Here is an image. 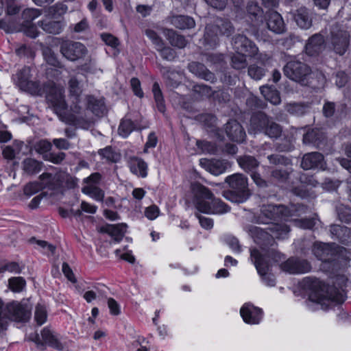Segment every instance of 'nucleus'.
Wrapping results in <instances>:
<instances>
[{
	"instance_id": "nucleus-57",
	"label": "nucleus",
	"mask_w": 351,
	"mask_h": 351,
	"mask_svg": "<svg viewBox=\"0 0 351 351\" xmlns=\"http://www.w3.org/2000/svg\"><path fill=\"white\" fill-rule=\"evenodd\" d=\"M47 313L46 307L41 304H38L36 306V310H35V320L37 322L38 325L43 324L47 319Z\"/></svg>"
},
{
	"instance_id": "nucleus-38",
	"label": "nucleus",
	"mask_w": 351,
	"mask_h": 351,
	"mask_svg": "<svg viewBox=\"0 0 351 351\" xmlns=\"http://www.w3.org/2000/svg\"><path fill=\"white\" fill-rule=\"evenodd\" d=\"M260 90L265 100L269 101L271 104L277 106L281 103L280 92L274 87L263 86L260 88Z\"/></svg>"
},
{
	"instance_id": "nucleus-27",
	"label": "nucleus",
	"mask_w": 351,
	"mask_h": 351,
	"mask_svg": "<svg viewBox=\"0 0 351 351\" xmlns=\"http://www.w3.org/2000/svg\"><path fill=\"white\" fill-rule=\"evenodd\" d=\"M329 231L332 239L342 244L351 245V230L348 227L332 224L330 226Z\"/></svg>"
},
{
	"instance_id": "nucleus-56",
	"label": "nucleus",
	"mask_w": 351,
	"mask_h": 351,
	"mask_svg": "<svg viewBox=\"0 0 351 351\" xmlns=\"http://www.w3.org/2000/svg\"><path fill=\"white\" fill-rule=\"evenodd\" d=\"M193 90L201 97H210L214 93L210 86L203 84L194 85Z\"/></svg>"
},
{
	"instance_id": "nucleus-16",
	"label": "nucleus",
	"mask_w": 351,
	"mask_h": 351,
	"mask_svg": "<svg viewBox=\"0 0 351 351\" xmlns=\"http://www.w3.org/2000/svg\"><path fill=\"white\" fill-rule=\"evenodd\" d=\"M46 99L53 107V110L60 118L66 115L67 104L66 103L63 90L55 86H50L47 91Z\"/></svg>"
},
{
	"instance_id": "nucleus-53",
	"label": "nucleus",
	"mask_w": 351,
	"mask_h": 351,
	"mask_svg": "<svg viewBox=\"0 0 351 351\" xmlns=\"http://www.w3.org/2000/svg\"><path fill=\"white\" fill-rule=\"evenodd\" d=\"M99 154L103 158L112 162H117L121 158L120 154L116 152L111 147H106L104 149H100Z\"/></svg>"
},
{
	"instance_id": "nucleus-24",
	"label": "nucleus",
	"mask_w": 351,
	"mask_h": 351,
	"mask_svg": "<svg viewBox=\"0 0 351 351\" xmlns=\"http://www.w3.org/2000/svg\"><path fill=\"white\" fill-rule=\"evenodd\" d=\"M303 143L311 145L316 148L320 149L325 145L326 137L325 134L317 128L308 130L303 135Z\"/></svg>"
},
{
	"instance_id": "nucleus-7",
	"label": "nucleus",
	"mask_w": 351,
	"mask_h": 351,
	"mask_svg": "<svg viewBox=\"0 0 351 351\" xmlns=\"http://www.w3.org/2000/svg\"><path fill=\"white\" fill-rule=\"evenodd\" d=\"M225 182L230 189L223 195L227 199L239 204L245 202L250 197L247 178L243 174L234 173L227 176Z\"/></svg>"
},
{
	"instance_id": "nucleus-4",
	"label": "nucleus",
	"mask_w": 351,
	"mask_h": 351,
	"mask_svg": "<svg viewBox=\"0 0 351 351\" xmlns=\"http://www.w3.org/2000/svg\"><path fill=\"white\" fill-rule=\"evenodd\" d=\"M254 241L263 248L276 244L274 239H285L290 231L285 223H271L265 229L256 226H250L248 230Z\"/></svg>"
},
{
	"instance_id": "nucleus-9",
	"label": "nucleus",
	"mask_w": 351,
	"mask_h": 351,
	"mask_svg": "<svg viewBox=\"0 0 351 351\" xmlns=\"http://www.w3.org/2000/svg\"><path fill=\"white\" fill-rule=\"evenodd\" d=\"M284 74L289 79L304 86L308 83V77L312 74V70L307 64L291 60L287 62L283 68Z\"/></svg>"
},
{
	"instance_id": "nucleus-25",
	"label": "nucleus",
	"mask_w": 351,
	"mask_h": 351,
	"mask_svg": "<svg viewBox=\"0 0 351 351\" xmlns=\"http://www.w3.org/2000/svg\"><path fill=\"white\" fill-rule=\"evenodd\" d=\"M225 131L228 137L233 141L242 143L245 139V132L237 120L232 119L229 121L225 125Z\"/></svg>"
},
{
	"instance_id": "nucleus-45",
	"label": "nucleus",
	"mask_w": 351,
	"mask_h": 351,
	"mask_svg": "<svg viewBox=\"0 0 351 351\" xmlns=\"http://www.w3.org/2000/svg\"><path fill=\"white\" fill-rule=\"evenodd\" d=\"M166 36L169 43L174 47L182 49L185 47L187 44V41L184 36L178 34L173 29H167Z\"/></svg>"
},
{
	"instance_id": "nucleus-51",
	"label": "nucleus",
	"mask_w": 351,
	"mask_h": 351,
	"mask_svg": "<svg viewBox=\"0 0 351 351\" xmlns=\"http://www.w3.org/2000/svg\"><path fill=\"white\" fill-rule=\"evenodd\" d=\"M152 92L154 93V99L158 110L161 112H164L165 110L164 99L158 82L154 83L152 86Z\"/></svg>"
},
{
	"instance_id": "nucleus-1",
	"label": "nucleus",
	"mask_w": 351,
	"mask_h": 351,
	"mask_svg": "<svg viewBox=\"0 0 351 351\" xmlns=\"http://www.w3.org/2000/svg\"><path fill=\"white\" fill-rule=\"evenodd\" d=\"M302 283L304 289L308 291L307 305L313 310L318 308L312 306L313 304L326 310L332 303L341 304L345 300L344 295L339 290L326 285L317 278L307 277Z\"/></svg>"
},
{
	"instance_id": "nucleus-5",
	"label": "nucleus",
	"mask_w": 351,
	"mask_h": 351,
	"mask_svg": "<svg viewBox=\"0 0 351 351\" xmlns=\"http://www.w3.org/2000/svg\"><path fill=\"white\" fill-rule=\"evenodd\" d=\"M281 254L272 249L266 254H262L258 250H250V257L254 263L258 274L261 276L263 282L269 287L276 285V279L273 274L269 272L270 264L269 258L274 261L281 259Z\"/></svg>"
},
{
	"instance_id": "nucleus-36",
	"label": "nucleus",
	"mask_w": 351,
	"mask_h": 351,
	"mask_svg": "<svg viewBox=\"0 0 351 351\" xmlns=\"http://www.w3.org/2000/svg\"><path fill=\"white\" fill-rule=\"evenodd\" d=\"M237 162L241 169L250 173L256 171L259 166V162L256 158L249 155L239 157Z\"/></svg>"
},
{
	"instance_id": "nucleus-42",
	"label": "nucleus",
	"mask_w": 351,
	"mask_h": 351,
	"mask_svg": "<svg viewBox=\"0 0 351 351\" xmlns=\"http://www.w3.org/2000/svg\"><path fill=\"white\" fill-rule=\"evenodd\" d=\"M41 336L45 343L59 351L64 350V345L53 335L49 329L44 328L41 332Z\"/></svg>"
},
{
	"instance_id": "nucleus-50",
	"label": "nucleus",
	"mask_w": 351,
	"mask_h": 351,
	"mask_svg": "<svg viewBox=\"0 0 351 351\" xmlns=\"http://www.w3.org/2000/svg\"><path fill=\"white\" fill-rule=\"evenodd\" d=\"M267 159L271 165H282L287 167L291 165L292 161L290 158L278 154H274L267 156Z\"/></svg>"
},
{
	"instance_id": "nucleus-12",
	"label": "nucleus",
	"mask_w": 351,
	"mask_h": 351,
	"mask_svg": "<svg viewBox=\"0 0 351 351\" xmlns=\"http://www.w3.org/2000/svg\"><path fill=\"white\" fill-rule=\"evenodd\" d=\"M30 68L24 66L18 71L14 79L16 84L22 90L27 92L32 95H42L45 92V88H43L38 82L30 80Z\"/></svg>"
},
{
	"instance_id": "nucleus-31",
	"label": "nucleus",
	"mask_w": 351,
	"mask_h": 351,
	"mask_svg": "<svg viewBox=\"0 0 351 351\" xmlns=\"http://www.w3.org/2000/svg\"><path fill=\"white\" fill-rule=\"evenodd\" d=\"M170 23L180 29H192L195 26L194 19L186 15H173L169 17Z\"/></svg>"
},
{
	"instance_id": "nucleus-60",
	"label": "nucleus",
	"mask_w": 351,
	"mask_h": 351,
	"mask_svg": "<svg viewBox=\"0 0 351 351\" xmlns=\"http://www.w3.org/2000/svg\"><path fill=\"white\" fill-rule=\"evenodd\" d=\"M248 75L255 80H261L265 75V69L256 65H251L248 68Z\"/></svg>"
},
{
	"instance_id": "nucleus-44",
	"label": "nucleus",
	"mask_w": 351,
	"mask_h": 351,
	"mask_svg": "<svg viewBox=\"0 0 351 351\" xmlns=\"http://www.w3.org/2000/svg\"><path fill=\"white\" fill-rule=\"evenodd\" d=\"M286 110L291 114L301 117L308 112L309 104L306 103H291L286 105Z\"/></svg>"
},
{
	"instance_id": "nucleus-2",
	"label": "nucleus",
	"mask_w": 351,
	"mask_h": 351,
	"mask_svg": "<svg viewBox=\"0 0 351 351\" xmlns=\"http://www.w3.org/2000/svg\"><path fill=\"white\" fill-rule=\"evenodd\" d=\"M192 191L195 195V208L199 212L221 215L230 210L227 204L220 199L215 198L211 191L200 183L192 184Z\"/></svg>"
},
{
	"instance_id": "nucleus-61",
	"label": "nucleus",
	"mask_w": 351,
	"mask_h": 351,
	"mask_svg": "<svg viewBox=\"0 0 351 351\" xmlns=\"http://www.w3.org/2000/svg\"><path fill=\"white\" fill-rule=\"evenodd\" d=\"M338 218L341 222L350 223L351 222V209L341 206L337 210Z\"/></svg>"
},
{
	"instance_id": "nucleus-63",
	"label": "nucleus",
	"mask_w": 351,
	"mask_h": 351,
	"mask_svg": "<svg viewBox=\"0 0 351 351\" xmlns=\"http://www.w3.org/2000/svg\"><path fill=\"white\" fill-rule=\"evenodd\" d=\"M160 53L161 57L166 60L172 61L176 57V51L169 47H165L164 45L162 47L158 48L157 49Z\"/></svg>"
},
{
	"instance_id": "nucleus-23",
	"label": "nucleus",
	"mask_w": 351,
	"mask_h": 351,
	"mask_svg": "<svg viewBox=\"0 0 351 351\" xmlns=\"http://www.w3.org/2000/svg\"><path fill=\"white\" fill-rule=\"evenodd\" d=\"M199 164L204 169L215 176L224 173L229 167V163L226 160L216 158H202Z\"/></svg>"
},
{
	"instance_id": "nucleus-14",
	"label": "nucleus",
	"mask_w": 351,
	"mask_h": 351,
	"mask_svg": "<svg viewBox=\"0 0 351 351\" xmlns=\"http://www.w3.org/2000/svg\"><path fill=\"white\" fill-rule=\"evenodd\" d=\"M313 252L324 264H330L329 269L334 270L337 266L338 251L335 243H315L313 245Z\"/></svg>"
},
{
	"instance_id": "nucleus-30",
	"label": "nucleus",
	"mask_w": 351,
	"mask_h": 351,
	"mask_svg": "<svg viewBox=\"0 0 351 351\" xmlns=\"http://www.w3.org/2000/svg\"><path fill=\"white\" fill-rule=\"evenodd\" d=\"M188 68L190 72L201 79L211 82H214L216 80L215 74L210 71L202 63L192 62L189 64Z\"/></svg>"
},
{
	"instance_id": "nucleus-41",
	"label": "nucleus",
	"mask_w": 351,
	"mask_h": 351,
	"mask_svg": "<svg viewBox=\"0 0 351 351\" xmlns=\"http://www.w3.org/2000/svg\"><path fill=\"white\" fill-rule=\"evenodd\" d=\"M146 128L145 125H141L138 123L132 121L130 119H122L119 127V133L123 137H127L134 130H142Z\"/></svg>"
},
{
	"instance_id": "nucleus-29",
	"label": "nucleus",
	"mask_w": 351,
	"mask_h": 351,
	"mask_svg": "<svg viewBox=\"0 0 351 351\" xmlns=\"http://www.w3.org/2000/svg\"><path fill=\"white\" fill-rule=\"evenodd\" d=\"M292 17L298 26L307 29L312 25V17L310 10L305 7H301L291 12Z\"/></svg>"
},
{
	"instance_id": "nucleus-20",
	"label": "nucleus",
	"mask_w": 351,
	"mask_h": 351,
	"mask_svg": "<svg viewBox=\"0 0 351 351\" xmlns=\"http://www.w3.org/2000/svg\"><path fill=\"white\" fill-rule=\"evenodd\" d=\"M261 308L254 306L251 303H245L240 310V314L243 321L249 324H258L263 317Z\"/></svg>"
},
{
	"instance_id": "nucleus-32",
	"label": "nucleus",
	"mask_w": 351,
	"mask_h": 351,
	"mask_svg": "<svg viewBox=\"0 0 351 351\" xmlns=\"http://www.w3.org/2000/svg\"><path fill=\"white\" fill-rule=\"evenodd\" d=\"M160 72L168 86L173 88L178 86L181 80V74L179 72L168 66H161Z\"/></svg>"
},
{
	"instance_id": "nucleus-55",
	"label": "nucleus",
	"mask_w": 351,
	"mask_h": 351,
	"mask_svg": "<svg viewBox=\"0 0 351 351\" xmlns=\"http://www.w3.org/2000/svg\"><path fill=\"white\" fill-rule=\"evenodd\" d=\"M246 104L252 110L264 109L267 106L265 101L254 95L247 97Z\"/></svg>"
},
{
	"instance_id": "nucleus-11",
	"label": "nucleus",
	"mask_w": 351,
	"mask_h": 351,
	"mask_svg": "<svg viewBox=\"0 0 351 351\" xmlns=\"http://www.w3.org/2000/svg\"><path fill=\"white\" fill-rule=\"evenodd\" d=\"M32 306L28 300L21 302L12 301L5 306V316L6 319L16 322H26L32 315Z\"/></svg>"
},
{
	"instance_id": "nucleus-52",
	"label": "nucleus",
	"mask_w": 351,
	"mask_h": 351,
	"mask_svg": "<svg viewBox=\"0 0 351 351\" xmlns=\"http://www.w3.org/2000/svg\"><path fill=\"white\" fill-rule=\"evenodd\" d=\"M231 64L234 69L237 70L246 68L247 62L245 55L239 52L234 54L231 58Z\"/></svg>"
},
{
	"instance_id": "nucleus-58",
	"label": "nucleus",
	"mask_w": 351,
	"mask_h": 351,
	"mask_svg": "<svg viewBox=\"0 0 351 351\" xmlns=\"http://www.w3.org/2000/svg\"><path fill=\"white\" fill-rule=\"evenodd\" d=\"M45 59L49 64L53 66L62 68V64L57 58L56 54L51 51V49L47 48L43 51Z\"/></svg>"
},
{
	"instance_id": "nucleus-39",
	"label": "nucleus",
	"mask_w": 351,
	"mask_h": 351,
	"mask_svg": "<svg viewBox=\"0 0 351 351\" xmlns=\"http://www.w3.org/2000/svg\"><path fill=\"white\" fill-rule=\"evenodd\" d=\"M326 83V78L322 71H312L308 77V83L304 86H309L315 90L323 88Z\"/></svg>"
},
{
	"instance_id": "nucleus-6",
	"label": "nucleus",
	"mask_w": 351,
	"mask_h": 351,
	"mask_svg": "<svg viewBox=\"0 0 351 351\" xmlns=\"http://www.w3.org/2000/svg\"><path fill=\"white\" fill-rule=\"evenodd\" d=\"M249 133H263L270 138H278L282 132V127L261 111L254 113L250 118Z\"/></svg>"
},
{
	"instance_id": "nucleus-13",
	"label": "nucleus",
	"mask_w": 351,
	"mask_h": 351,
	"mask_svg": "<svg viewBox=\"0 0 351 351\" xmlns=\"http://www.w3.org/2000/svg\"><path fill=\"white\" fill-rule=\"evenodd\" d=\"M41 14V12L36 8L25 9L21 15V20L14 22L10 19H4L0 21V27L7 32H19L23 26H27L34 19Z\"/></svg>"
},
{
	"instance_id": "nucleus-62",
	"label": "nucleus",
	"mask_w": 351,
	"mask_h": 351,
	"mask_svg": "<svg viewBox=\"0 0 351 351\" xmlns=\"http://www.w3.org/2000/svg\"><path fill=\"white\" fill-rule=\"evenodd\" d=\"M66 5L62 3H56V5L49 8L48 12L53 18H56L57 16L64 14L66 12Z\"/></svg>"
},
{
	"instance_id": "nucleus-8",
	"label": "nucleus",
	"mask_w": 351,
	"mask_h": 351,
	"mask_svg": "<svg viewBox=\"0 0 351 351\" xmlns=\"http://www.w3.org/2000/svg\"><path fill=\"white\" fill-rule=\"evenodd\" d=\"M327 43L328 47L335 53L343 56L349 48L350 34L342 26L333 25L327 38Z\"/></svg>"
},
{
	"instance_id": "nucleus-22",
	"label": "nucleus",
	"mask_w": 351,
	"mask_h": 351,
	"mask_svg": "<svg viewBox=\"0 0 351 351\" xmlns=\"http://www.w3.org/2000/svg\"><path fill=\"white\" fill-rule=\"evenodd\" d=\"M267 27L269 30L276 34H280L285 32L286 26L282 16L276 11H269L265 16Z\"/></svg>"
},
{
	"instance_id": "nucleus-33",
	"label": "nucleus",
	"mask_w": 351,
	"mask_h": 351,
	"mask_svg": "<svg viewBox=\"0 0 351 351\" xmlns=\"http://www.w3.org/2000/svg\"><path fill=\"white\" fill-rule=\"evenodd\" d=\"M38 25L46 33L51 34H60L64 27V23L62 21H53L49 19L38 22Z\"/></svg>"
},
{
	"instance_id": "nucleus-19",
	"label": "nucleus",
	"mask_w": 351,
	"mask_h": 351,
	"mask_svg": "<svg viewBox=\"0 0 351 351\" xmlns=\"http://www.w3.org/2000/svg\"><path fill=\"white\" fill-rule=\"evenodd\" d=\"M280 268L285 272L298 274L310 271L311 266L306 260L291 257L282 263L280 265Z\"/></svg>"
},
{
	"instance_id": "nucleus-15",
	"label": "nucleus",
	"mask_w": 351,
	"mask_h": 351,
	"mask_svg": "<svg viewBox=\"0 0 351 351\" xmlns=\"http://www.w3.org/2000/svg\"><path fill=\"white\" fill-rule=\"evenodd\" d=\"M60 51L66 59L75 62L84 58L88 53V49L80 42L66 40L60 44Z\"/></svg>"
},
{
	"instance_id": "nucleus-35",
	"label": "nucleus",
	"mask_w": 351,
	"mask_h": 351,
	"mask_svg": "<svg viewBox=\"0 0 351 351\" xmlns=\"http://www.w3.org/2000/svg\"><path fill=\"white\" fill-rule=\"evenodd\" d=\"M127 225L119 223L116 225H107L101 228V232H106L110 235L116 242H119L124 237L126 232Z\"/></svg>"
},
{
	"instance_id": "nucleus-18",
	"label": "nucleus",
	"mask_w": 351,
	"mask_h": 351,
	"mask_svg": "<svg viewBox=\"0 0 351 351\" xmlns=\"http://www.w3.org/2000/svg\"><path fill=\"white\" fill-rule=\"evenodd\" d=\"M232 45L237 52L245 53L248 56L257 54L258 47L244 34L235 35L232 38Z\"/></svg>"
},
{
	"instance_id": "nucleus-64",
	"label": "nucleus",
	"mask_w": 351,
	"mask_h": 351,
	"mask_svg": "<svg viewBox=\"0 0 351 351\" xmlns=\"http://www.w3.org/2000/svg\"><path fill=\"white\" fill-rule=\"evenodd\" d=\"M51 143L47 140H40L34 145V149L39 154H45L51 149Z\"/></svg>"
},
{
	"instance_id": "nucleus-59",
	"label": "nucleus",
	"mask_w": 351,
	"mask_h": 351,
	"mask_svg": "<svg viewBox=\"0 0 351 351\" xmlns=\"http://www.w3.org/2000/svg\"><path fill=\"white\" fill-rule=\"evenodd\" d=\"M5 4L7 14L10 16L7 19H10L12 21L10 16L17 14L20 11L21 7L16 0H5Z\"/></svg>"
},
{
	"instance_id": "nucleus-40",
	"label": "nucleus",
	"mask_w": 351,
	"mask_h": 351,
	"mask_svg": "<svg viewBox=\"0 0 351 351\" xmlns=\"http://www.w3.org/2000/svg\"><path fill=\"white\" fill-rule=\"evenodd\" d=\"M293 169L291 167L275 168L271 171V178L276 182L285 184L289 182Z\"/></svg>"
},
{
	"instance_id": "nucleus-28",
	"label": "nucleus",
	"mask_w": 351,
	"mask_h": 351,
	"mask_svg": "<svg viewBox=\"0 0 351 351\" xmlns=\"http://www.w3.org/2000/svg\"><path fill=\"white\" fill-rule=\"evenodd\" d=\"M324 38L320 34L311 36L305 45V52L309 56L319 55L324 49Z\"/></svg>"
},
{
	"instance_id": "nucleus-46",
	"label": "nucleus",
	"mask_w": 351,
	"mask_h": 351,
	"mask_svg": "<svg viewBox=\"0 0 351 351\" xmlns=\"http://www.w3.org/2000/svg\"><path fill=\"white\" fill-rule=\"evenodd\" d=\"M48 181L49 182L47 183H43L38 181L29 182L24 186V194L27 196H31L44 188L50 189L51 183L49 180Z\"/></svg>"
},
{
	"instance_id": "nucleus-49",
	"label": "nucleus",
	"mask_w": 351,
	"mask_h": 351,
	"mask_svg": "<svg viewBox=\"0 0 351 351\" xmlns=\"http://www.w3.org/2000/svg\"><path fill=\"white\" fill-rule=\"evenodd\" d=\"M247 14L251 17L252 22L263 21V10L255 2H250L247 6Z\"/></svg>"
},
{
	"instance_id": "nucleus-48",
	"label": "nucleus",
	"mask_w": 351,
	"mask_h": 351,
	"mask_svg": "<svg viewBox=\"0 0 351 351\" xmlns=\"http://www.w3.org/2000/svg\"><path fill=\"white\" fill-rule=\"evenodd\" d=\"M212 25L217 27V31L219 35L229 36L234 32V27L232 23L228 21L218 19L216 23Z\"/></svg>"
},
{
	"instance_id": "nucleus-37",
	"label": "nucleus",
	"mask_w": 351,
	"mask_h": 351,
	"mask_svg": "<svg viewBox=\"0 0 351 351\" xmlns=\"http://www.w3.org/2000/svg\"><path fill=\"white\" fill-rule=\"evenodd\" d=\"M43 166L42 162L32 158H27L22 162L23 171L29 176L38 173L42 170Z\"/></svg>"
},
{
	"instance_id": "nucleus-43",
	"label": "nucleus",
	"mask_w": 351,
	"mask_h": 351,
	"mask_svg": "<svg viewBox=\"0 0 351 351\" xmlns=\"http://www.w3.org/2000/svg\"><path fill=\"white\" fill-rule=\"evenodd\" d=\"M217 28L212 25L206 27L204 33V43L211 48L215 47L219 43V33Z\"/></svg>"
},
{
	"instance_id": "nucleus-10",
	"label": "nucleus",
	"mask_w": 351,
	"mask_h": 351,
	"mask_svg": "<svg viewBox=\"0 0 351 351\" xmlns=\"http://www.w3.org/2000/svg\"><path fill=\"white\" fill-rule=\"evenodd\" d=\"M291 215V210L282 204L263 205L261 213L256 217V223L268 224L276 223L274 221L281 220Z\"/></svg>"
},
{
	"instance_id": "nucleus-3",
	"label": "nucleus",
	"mask_w": 351,
	"mask_h": 351,
	"mask_svg": "<svg viewBox=\"0 0 351 351\" xmlns=\"http://www.w3.org/2000/svg\"><path fill=\"white\" fill-rule=\"evenodd\" d=\"M69 97L71 100V110L72 114L69 117L71 123L77 127L88 129L90 127L91 120L87 117L86 112L82 115L81 95L82 93L80 82L76 76H71L69 80Z\"/></svg>"
},
{
	"instance_id": "nucleus-21",
	"label": "nucleus",
	"mask_w": 351,
	"mask_h": 351,
	"mask_svg": "<svg viewBox=\"0 0 351 351\" xmlns=\"http://www.w3.org/2000/svg\"><path fill=\"white\" fill-rule=\"evenodd\" d=\"M300 167L304 170L311 169H324L326 162L323 154L317 152L305 154L302 158Z\"/></svg>"
},
{
	"instance_id": "nucleus-17",
	"label": "nucleus",
	"mask_w": 351,
	"mask_h": 351,
	"mask_svg": "<svg viewBox=\"0 0 351 351\" xmlns=\"http://www.w3.org/2000/svg\"><path fill=\"white\" fill-rule=\"evenodd\" d=\"M41 181L49 180L51 183L50 189H74L77 184V179L66 173L56 174L53 178L49 173H43L39 176Z\"/></svg>"
},
{
	"instance_id": "nucleus-26",
	"label": "nucleus",
	"mask_w": 351,
	"mask_h": 351,
	"mask_svg": "<svg viewBox=\"0 0 351 351\" xmlns=\"http://www.w3.org/2000/svg\"><path fill=\"white\" fill-rule=\"evenodd\" d=\"M86 103L87 108L86 109L82 106V115L84 116V113L86 112L87 117L91 120V125L93 121L88 115V110L91 111L96 116L101 117L104 114L106 108L103 99H98L93 96H87ZM82 104L81 105L83 106Z\"/></svg>"
},
{
	"instance_id": "nucleus-47",
	"label": "nucleus",
	"mask_w": 351,
	"mask_h": 351,
	"mask_svg": "<svg viewBox=\"0 0 351 351\" xmlns=\"http://www.w3.org/2000/svg\"><path fill=\"white\" fill-rule=\"evenodd\" d=\"M82 192L86 194L97 201L102 202L104 197V192L95 184H86L82 189Z\"/></svg>"
},
{
	"instance_id": "nucleus-54",
	"label": "nucleus",
	"mask_w": 351,
	"mask_h": 351,
	"mask_svg": "<svg viewBox=\"0 0 351 351\" xmlns=\"http://www.w3.org/2000/svg\"><path fill=\"white\" fill-rule=\"evenodd\" d=\"M9 287L14 292H21L25 287L26 282L22 277H12L8 280Z\"/></svg>"
},
{
	"instance_id": "nucleus-34",
	"label": "nucleus",
	"mask_w": 351,
	"mask_h": 351,
	"mask_svg": "<svg viewBox=\"0 0 351 351\" xmlns=\"http://www.w3.org/2000/svg\"><path fill=\"white\" fill-rule=\"evenodd\" d=\"M128 163L130 171L134 174L142 178L147 176V165L142 158L132 156L129 158Z\"/></svg>"
}]
</instances>
